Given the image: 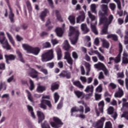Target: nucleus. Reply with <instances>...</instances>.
Returning <instances> with one entry per match:
<instances>
[{
  "instance_id": "nucleus-1",
  "label": "nucleus",
  "mask_w": 128,
  "mask_h": 128,
  "mask_svg": "<svg viewBox=\"0 0 128 128\" xmlns=\"http://www.w3.org/2000/svg\"><path fill=\"white\" fill-rule=\"evenodd\" d=\"M69 36H74L72 39L70 40V42L72 44H76L78 40V36H80V32L78 30L76 29L74 27L70 26Z\"/></svg>"
},
{
  "instance_id": "nucleus-2",
  "label": "nucleus",
  "mask_w": 128,
  "mask_h": 128,
  "mask_svg": "<svg viewBox=\"0 0 128 128\" xmlns=\"http://www.w3.org/2000/svg\"><path fill=\"white\" fill-rule=\"evenodd\" d=\"M46 98V100H50V96L49 95L43 96H42V100L40 104V108H42V110H46L47 108L46 106H48L50 108H52V105L50 101L45 100Z\"/></svg>"
},
{
  "instance_id": "nucleus-3",
  "label": "nucleus",
  "mask_w": 128,
  "mask_h": 128,
  "mask_svg": "<svg viewBox=\"0 0 128 128\" xmlns=\"http://www.w3.org/2000/svg\"><path fill=\"white\" fill-rule=\"evenodd\" d=\"M22 46L23 48L28 54H33L35 56H38L40 52V49L38 47L32 48L28 44H23Z\"/></svg>"
},
{
  "instance_id": "nucleus-4",
  "label": "nucleus",
  "mask_w": 128,
  "mask_h": 128,
  "mask_svg": "<svg viewBox=\"0 0 128 128\" xmlns=\"http://www.w3.org/2000/svg\"><path fill=\"white\" fill-rule=\"evenodd\" d=\"M41 60L43 62H50L54 58V50H50L48 52L44 53L41 56Z\"/></svg>"
},
{
  "instance_id": "nucleus-5",
  "label": "nucleus",
  "mask_w": 128,
  "mask_h": 128,
  "mask_svg": "<svg viewBox=\"0 0 128 128\" xmlns=\"http://www.w3.org/2000/svg\"><path fill=\"white\" fill-rule=\"evenodd\" d=\"M52 120L53 121L50 122V124L52 128H60L64 126V122L62 121V120L58 117L54 116L52 118Z\"/></svg>"
},
{
  "instance_id": "nucleus-6",
  "label": "nucleus",
  "mask_w": 128,
  "mask_h": 128,
  "mask_svg": "<svg viewBox=\"0 0 128 128\" xmlns=\"http://www.w3.org/2000/svg\"><path fill=\"white\" fill-rule=\"evenodd\" d=\"M106 121V118L104 117L101 118L97 122L93 124V126L95 128H104V124Z\"/></svg>"
},
{
  "instance_id": "nucleus-7",
  "label": "nucleus",
  "mask_w": 128,
  "mask_h": 128,
  "mask_svg": "<svg viewBox=\"0 0 128 128\" xmlns=\"http://www.w3.org/2000/svg\"><path fill=\"white\" fill-rule=\"evenodd\" d=\"M28 74L32 78H38V72L34 68H30L28 72Z\"/></svg>"
},
{
  "instance_id": "nucleus-8",
  "label": "nucleus",
  "mask_w": 128,
  "mask_h": 128,
  "mask_svg": "<svg viewBox=\"0 0 128 128\" xmlns=\"http://www.w3.org/2000/svg\"><path fill=\"white\" fill-rule=\"evenodd\" d=\"M64 60H66L68 64L70 66H72V64H74V60H72V58L70 53V52H64Z\"/></svg>"
},
{
  "instance_id": "nucleus-9",
  "label": "nucleus",
  "mask_w": 128,
  "mask_h": 128,
  "mask_svg": "<svg viewBox=\"0 0 128 128\" xmlns=\"http://www.w3.org/2000/svg\"><path fill=\"white\" fill-rule=\"evenodd\" d=\"M4 58L6 64H10V62H12V60H14L16 58V56L12 54H10L9 55L5 54Z\"/></svg>"
},
{
  "instance_id": "nucleus-10",
  "label": "nucleus",
  "mask_w": 128,
  "mask_h": 128,
  "mask_svg": "<svg viewBox=\"0 0 128 128\" xmlns=\"http://www.w3.org/2000/svg\"><path fill=\"white\" fill-rule=\"evenodd\" d=\"M58 76L60 78H67L68 80L70 78H72V75L70 74V72H68L66 70H62V72L59 74Z\"/></svg>"
},
{
  "instance_id": "nucleus-11",
  "label": "nucleus",
  "mask_w": 128,
  "mask_h": 128,
  "mask_svg": "<svg viewBox=\"0 0 128 128\" xmlns=\"http://www.w3.org/2000/svg\"><path fill=\"white\" fill-rule=\"evenodd\" d=\"M84 20H86V14L84 12H80V15L76 18V23L80 24L82 22H84Z\"/></svg>"
},
{
  "instance_id": "nucleus-12",
  "label": "nucleus",
  "mask_w": 128,
  "mask_h": 128,
  "mask_svg": "<svg viewBox=\"0 0 128 128\" xmlns=\"http://www.w3.org/2000/svg\"><path fill=\"white\" fill-rule=\"evenodd\" d=\"M37 116H38V124H40V122H42V121L44 120V118H46V116H44V114L41 111H37Z\"/></svg>"
},
{
  "instance_id": "nucleus-13",
  "label": "nucleus",
  "mask_w": 128,
  "mask_h": 128,
  "mask_svg": "<svg viewBox=\"0 0 128 128\" xmlns=\"http://www.w3.org/2000/svg\"><path fill=\"white\" fill-rule=\"evenodd\" d=\"M94 68L98 70H102L106 68L104 64L101 62H98V63L94 65Z\"/></svg>"
},
{
  "instance_id": "nucleus-14",
  "label": "nucleus",
  "mask_w": 128,
  "mask_h": 128,
  "mask_svg": "<svg viewBox=\"0 0 128 128\" xmlns=\"http://www.w3.org/2000/svg\"><path fill=\"white\" fill-rule=\"evenodd\" d=\"M10 12L8 14V18L9 20H10V22L12 24L14 23V12H12V8H10L9 9Z\"/></svg>"
},
{
  "instance_id": "nucleus-15",
  "label": "nucleus",
  "mask_w": 128,
  "mask_h": 128,
  "mask_svg": "<svg viewBox=\"0 0 128 128\" xmlns=\"http://www.w3.org/2000/svg\"><path fill=\"white\" fill-rule=\"evenodd\" d=\"M86 92H91L88 94V96H92V92H94V86L92 85L88 86H86L84 90Z\"/></svg>"
},
{
  "instance_id": "nucleus-16",
  "label": "nucleus",
  "mask_w": 128,
  "mask_h": 128,
  "mask_svg": "<svg viewBox=\"0 0 128 128\" xmlns=\"http://www.w3.org/2000/svg\"><path fill=\"white\" fill-rule=\"evenodd\" d=\"M48 10L45 8L44 11H42L40 14V18L42 20V22H44V18L48 14Z\"/></svg>"
},
{
  "instance_id": "nucleus-17",
  "label": "nucleus",
  "mask_w": 128,
  "mask_h": 128,
  "mask_svg": "<svg viewBox=\"0 0 128 128\" xmlns=\"http://www.w3.org/2000/svg\"><path fill=\"white\" fill-rule=\"evenodd\" d=\"M88 16L89 18L91 19L92 20L90 24H98V22L96 20V16L92 15L90 12H88Z\"/></svg>"
},
{
  "instance_id": "nucleus-18",
  "label": "nucleus",
  "mask_w": 128,
  "mask_h": 128,
  "mask_svg": "<svg viewBox=\"0 0 128 128\" xmlns=\"http://www.w3.org/2000/svg\"><path fill=\"white\" fill-rule=\"evenodd\" d=\"M102 16L100 20V24H108V18L104 16V14H101Z\"/></svg>"
},
{
  "instance_id": "nucleus-19",
  "label": "nucleus",
  "mask_w": 128,
  "mask_h": 128,
  "mask_svg": "<svg viewBox=\"0 0 128 128\" xmlns=\"http://www.w3.org/2000/svg\"><path fill=\"white\" fill-rule=\"evenodd\" d=\"M36 68L38 70H40V72H43L44 74H46H46H48V70L44 68V67H42V66L36 65Z\"/></svg>"
},
{
  "instance_id": "nucleus-20",
  "label": "nucleus",
  "mask_w": 128,
  "mask_h": 128,
  "mask_svg": "<svg viewBox=\"0 0 128 128\" xmlns=\"http://www.w3.org/2000/svg\"><path fill=\"white\" fill-rule=\"evenodd\" d=\"M98 110L102 114H104V100L100 101L98 104Z\"/></svg>"
},
{
  "instance_id": "nucleus-21",
  "label": "nucleus",
  "mask_w": 128,
  "mask_h": 128,
  "mask_svg": "<svg viewBox=\"0 0 128 128\" xmlns=\"http://www.w3.org/2000/svg\"><path fill=\"white\" fill-rule=\"evenodd\" d=\"M101 42H102L103 48H110V42H108L106 40L102 38Z\"/></svg>"
},
{
  "instance_id": "nucleus-22",
  "label": "nucleus",
  "mask_w": 128,
  "mask_h": 128,
  "mask_svg": "<svg viewBox=\"0 0 128 128\" xmlns=\"http://www.w3.org/2000/svg\"><path fill=\"white\" fill-rule=\"evenodd\" d=\"M56 52L57 54L58 60H60L62 58V49L60 48H58L56 49Z\"/></svg>"
},
{
  "instance_id": "nucleus-23",
  "label": "nucleus",
  "mask_w": 128,
  "mask_h": 128,
  "mask_svg": "<svg viewBox=\"0 0 128 128\" xmlns=\"http://www.w3.org/2000/svg\"><path fill=\"white\" fill-rule=\"evenodd\" d=\"M108 26L107 24H104L103 26V28L101 32V34H108Z\"/></svg>"
},
{
  "instance_id": "nucleus-24",
  "label": "nucleus",
  "mask_w": 128,
  "mask_h": 128,
  "mask_svg": "<svg viewBox=\"0 0 128 128\" xmlns=\"http://www.w3.org/2000/svg\"><path fill=\"white\" fill-rule=\"evenodd\" d=\"M81 30L84 34H88L90 32V29L88 28V26L86 24H81Z\"/></svg>"
},
{
  "instance_id": "nucleus-25",
  "label": "nucleus",
  "mask_w": 128,
  "mask_h": 128,
  "mask_svg": "<svg viewBox=\"0 0 128 128\" xmlns=\"http://www.w3.org/2000/svg\"><path fill=\"white\" fill-rule=\"evenodd\" d=\"M3 44V48H6L7 50H12V46L10 44H8V40H6L4 42L3 44Z\"/></svg>"
},
{
  "instance_id": "nucleus-26",
  "label": "nucleus",
  "mask_w": 128,
  "mask_h": 128,
  "mask_svg": "<svg viewBox=\"0 0 128 128\" xmlns=\"http://www.w3.org/2000/svg\"><path fill=\"white\" fill-rule=\"evenodd\" d=\"M55 32L58 36H62V34H64V30H62V28H57L56 29Z\"/></svg>"
},
{
  "instance_id": "nucleus-27",
  "label": "nucleus",
  "mask_w": 128,
  "mask_h": 128,
  "mask_svg": "<svg viewBox=\"0 0 128 128\" xmlns=\"http://www.w3.org/2000/svg\"><path fill=\"white\" fill-rule=\"evenodd\" d=\"M124 96V91L120 88H118V91L114 94L115 98H122Z\"/></svg>"
},
{
  "instance_id": "nucleus-28",
  "label": "nucleus",
  "mask_w": 128,
  "mask_h": 128,
  "mask_svg": "<svg viewBox=\"0 0 128 128\" xmlns=\"http://www.w3.org/2000/svg\"><path fill=\"white\" fill-rule=\"evenodd\" d=\"M74 92L78 98H84V92L77 90L74 91Z\"/></svg>"
},
{
  "instance_id": "nucleus-29",
  "label": "nucleus",
  "mask_w": 128,
  "mask_h": 128,
  "mask_svg": "<svg viewBox=\"0 0 128 128\" xmlns=\"http://www.w3.org/2000/svg\"><path fill=\"white\" fill-rule=\"evenodd\" d=\"M107 38H112L114 42H118V37L114 34H110L107 36Z\"/></svg>"
},
{
  "instance_id": "nucleus-30",
  "label": "nucleus",
  "mask_w": 128,
  "mask_h": 128,
  "mask_svg": "<svg viewBox=\"0 0 128 128\" xmlns=\"http://www.w3.org/2000/svg\"><path fill=\"white\" fill-rule=\"evenodd\" d=\"M68 20L71 24L72 26L76 24V16L70 15L68 16Z\"/></svg>"
},
{
  "instance_id": "nucleus-31",
  "label": "nucleus",
  "mask_w": 128,
  "mask_h": 128,
  "mask_svg": "<svg viewBox=\"0 0 128 128\" xmlns=\"http://www.w3.org/2000/svg\"><path fill=\"white\" fill-rule=\"evenodd\" d=\"M90 25L92 31L94 34L98 36V29H96V24H90Z\"/></svg>"
},
{
  "instance_id": "nucleus-32",
  "label": "nucleus",
  "mask_w": 128,
  "mask_h": 128,
  "mask_svg": "<svg viewBox=\"0 0 128 128\" xmlns=\"http://www.w3.org/2000/svg\"><path fill=\"white\" fill-rule=\"evenodd\" d=\"M50 24H52V22H50V20L48 19L45 24V26L48 28L46 30H52L54 28L53 26H48L50 25Z\"/></svg>"
},
{
  "instance_id": "nucleus-33",
  "label": "nucleus",
  "mask_w": 128,
  "mask_h": 128,
  "mask_svg": "<svg viewBox=\"0 0 128 128\" xmlns=\"http://www.w3.org/2000/svg\"><path fill=\"white\" fill-rule=\"evenodd\" d=\"M6 40V36H4V32H0V44H4V42Z\"/></svg>"
},
{
  "instance_id": "nucleus-34",
  "label": "nucleus",
  "mask_w": 128,
  "mask_h": 128,
  "mask_svg": "<svg viewBox=\"0 0 128 128\" xmlns=\"http://www.w3.org/2000/svg\"><path fill=\"white\" fill-rule=\"evenodd\" d=\"M56 16L57 20H59V22H63L62 18V16L60 15V11L58 10H56Z\"/></svg>"
},
{
  "instance_id": "nucleus-35",
  "label": "nucleus",
  "mask_w": 128,
  "mask_h": 128,
  "mask_svg": "<svg viewBox=\"0 0 128 128\" xmlns=\"http://www.w3.org/2000/svg\"><path fill=\"white\" fill-rule=\"evenodd\" d=\"M64 48L65 50H69L70 48V44L68 43V40H66L64 42Z\"/></svg>"
},
{
  "instance_id": "nucleus-36",
  "label": "nucleus",
  "mask_w": 128,
  "mask_h": 128,
  "mask_svg": "<svg viewBox=\"0 0 128 128\" xmlns=\"http://www.w3.org/2000/svg\"><path fill=\"white\" fill-rule=\"evenodd\" d=\"M6 34L8 36V37L9 39L10 42H11L13 46H16V44L14 43V39L12 38V36L10 34V33L8 32H6Z\"/></svg>"
},
{
  "instance_id": "nucleus-37",
  "label": "nucleus",
  "mask_w": 128,
  "mask_h": 128,
  "mask_svg": "<svg viewBox=\"0 0 128 128\" xmlns=\"http://www.w3.org/2000/svg\"><path fill=\"white\" fill-rule=\"evenodd\" d=\"M73 84L74 86H77V88H84V86L80 84V81H75L73 82Z\"/></svg>"
},
{
  "instance_id": "nucleus-38",
  "label": "nucleus",
  "mask_w": 128,
  "mask_h": 128,
  "mask_svg": "<svg viewBox=\"0 0 128 128\" xmlns=\"http://www.w3.org/2000/svg\"><path fill=\"white\" fill-rule=\"evenodd\" d=\"M122 101L124 102L122 104V108H127L128 110V102H126V99L123 98Z\"/></svg>"
},
{
  "instance_id": "nucleus-39",
  "label": "nucleus",
  "mask_w": 128,
  "mask_h": 128,
  "mask_svg": "<svg viewBox=\"0 0 128 128\" xmlns=\"http://www.w3.org/2000/svg\"><path fill=\"white\" fill-rule=\"evenodd\" d=\"M101 8L102 12H104V14H108V5L102 4Z\"/></svg>"
},
{
  "instance_id": "nucleus-40",
  "label": "nucleus",
  "mask_w": 128,
  "mask_h": 128,
  "mask_svg": "<svg viewBox=\"0 0 128 128\" xmlns=\"http://www.w3.org/2000/svg\"><path fill=\"white\" fill-rule=\"evenodd\" d=\"M58 88H60V84H52L51 86V90L52 92H54V90H58Z\"/></svg>"
},
{
  "instance_id": "nucleus-41",
  "label": "nucleus",
  "mask_w": 128,
  "mask_h": 128,
  "mask_svg": "<svg viewBox=\"0 0 128 128\" xmlns=\"http://www.w3.org/2000/svg\"><path fill=\"white\" fill-rule=\"evenodd\" d=\"M121 58H122V54H118L114 58V62L116 64H118V62H120Z\"/></svg>"
},
{
  "instance_id": "nucleus-42",
  "label": "nucleus",
  "mask_w": 128,
  "mask_h": 128,
  "mask_svg": "<svg viewBox=\"0 0 128 128\" xmlns=\"http://www.w3.org/2000/svg\"><path fill=\"white\" fill-rule=\"evenodd\" d=\"M26 6H27V8L29 12H32V4L29 0L26 2Z\"/></svg>"
},
{
  "instance_id": "nucleus-43",
  "label": "nucleus",
  "mask_w": 128,
  "mask_h": 128,
  "mask_svg": "<svg viewBox=\"0 0 128 128\" xmlns=\"http://www.w3.org/2000/svg\"><path fill=\"white\" fill-rule=\"evenodd\" d=\"M46 90V87L44 86H38L37 88V92H44Z\"/></svg>"
},
{
  "instance_id": "nucleus-44",
  "label": "nucleus",
  "mask_w": 128,
  "mask_h": 128,
  "mask_svg": "<svg viewBox=\"0 0 128 128\" xmlns=\"http://www.w3.org/2000/svg\"><path fill=\"white\" fill-rule=\"evenodd\" d=\"M41 126L42 128H50V124H48L46 121H44L43 123H42L41 124Z\"/></svg>"
},
{
  "instance_id": "nucleus-45",
  "label": "nucleus",
  "mask_w": 128,
  "mask_h": 128,
  "mask_svg": "<svg viewBox=\"0 0 128 128\" xmlns=\"http://www.w3.org/2000/svg\"><path fill=\"white\" fill-rule=\"evenodd\" d=\"M54 100L55 104H56L60 100V95H58V94L57 92L54 94Z\"/></svg>"
},
{
  "instance_id": "nucleus-46",
  "label": "nucleus",
  "mask_w": 128,
  "mask_h": 128,
  "mask_svg": "<svg viewBox=\"0 0 128 128\" xmlns=\"http://www.w3.org/2000/svg\"><path fill=\"white\" fill-rule=\"evenodd\" d=\"M17 54L18 56V58L20 60V61L22 62H24V58H22V52L20 51H18Z\"/></svg>"
},
{
  "instance_id": "nucleus-47",
  "label": "nucleus",
  "mask_w": 128,
  "mask_h": 128,
  "mask_svg": "<svg viewBox=\"0 0 128 128\" xmlns=\"http://www.w3.org/2000/svg\"><path fill=\"white\" fill-rule=\"evenodd\" d=\"M26 92L28 94V100H29L30 102H32L33 100H32V93H30V92L28 90H26Z\"/></svg>"
},
{
  "instance_id": "nucleus-48",
  "label": "nucleus",
  "mask_w": 128,
  "mask_h": 128,
  "mask_svg": "<svg viewBox=\"0 0 128 128\" xmlns=\"http://www.w3.org/2000/svg\"><path fill=\"white\" fill-rule=\"evenodd\" d=\"M104 128H112V124L110 121L106 122L105 124Z\"/></svg>"
},
{
  "instance_id": "nucleus-49",
  "label": "nucleus",
  "mask_w": 128,
  "mask_h": 128,
  "mask_svg": "<svg viewBox=\"0 0 128 128\" xmlns=\"http://www.w3.org/2000/svg\"><path fill=\"white\" fill-rule=\"evenodd\" d=\"M84 66L86 68L87 72H90V64L88 62H86Z\"/></svg>"
},
{
  "instance_id": "nucleus-50",
  "label": "nucleus",
  "mask_w": 128,
  "mask_h": 128,
  "mask_svg": "<svg viewBox=\"0 0 128 128\" xmlns=\"http://www.w3.org/2000/svg\"><path fill=\"white\" fill-rule=\"evenodd\" d=\"M114 20V16L112 15H110L108 17V24H106L108 26H110L112 22V20Z\"/></svg>"
},
{
  "instance_id": "nucleus-51",
  "label": "nucleus",
  "mask_w": 128,
  "mask_h": 128,
  "mask_svg": "<svg viewBox=\"0 0 128 128\" xmlns=\"http://www.w3.org/2000/svg\"><path fill=\"white\" fill-rule=\"evenodd\" d=\"M62 106H64V101L60 100L57 106V110H60Z\"/></svg>"
},
{
  "instance_id": "nucleus-52",
  "label": "nucleus",
  "mask_w": 128,
  "mask_h": 128,
  "mask_svg": "<svg viewBox=\"0 0 128 128\" xmlns=\"http://www.w3.org/2000/svg\"><path fill=\"white\" fill-rule=\"evenodd\" d=\"M30 87L29 88L30 90H34V81L30 80Z\"/></svg>"
},
{
  "instance_id": "nucleus-53",
  "label": "nucleus",
  "mask_w": 128,
  "mask_h": 128,
  "mask_svg": "<svg viewBox=\"0 0 128 128\" xmlns=\"http://www.w3.org/2000/svg\"><path fill=\"white\" fill-rule=\"evenodd\" d=\"M50 46H52V45L49 42H46L43 44V48H50Z\"/></svg>"
},
{
  "instance_id": "nucleus-54",
  "label": "nucleus",
  "mask_w": 128,
  "mask_h": 128,
  "mask_svg": "<svg viewBox=\"0 0 128 128\" xmlns=\"http://www.w3.org/2000/svg\"><path fill=\"white\" fill-rule=\"evenodd\" d=\"M78 108L74 106L71 108L70 112H71V116H74V112H78Z\"/></svg>"
},
{
  "instance_id": "nucleus-55",
  "label": "nucleus",
  "mask_w": 128,
  "mask_h": 128,
  "mask_svg": "<svg viewBox=\"0 0 128 128\" xmlns=\"http://www.w3.org/2000/svg\"><path fill=\"white\" fill-rule=\"evenodd\" d=\"M121 118H125L127 120H128V112H124L122 114Z\"/></svg>"
},
{
  "instance_id": "nucleus-56",
  "label": "nucleus",
  "mask_w": 128,
  "mask_h": 128,
  "mask_svg": "<svg viewBox=\"0 0 128 128\" xmlns=\"http://www.w3.org/2000/svg\"><path fill=\"white\" fill-rule=\"evenodd\" d=\"M20 28H22V30H26L28 28V24L26 23H23L22 24L20 25Z\"/></svg>"
},
{
  "instance_id": "nucleus-57",
  "label": "nucleus",
  "mask_w": 128,
  "mask_h": 128,
  "mask_svg": "<svg viewBox=\"0 0 128 128\" xmlns=\"http://www.w3.org/2000/svg\"><path fill=\"white\" fill-rule=\"evenodd\" d=\"M46 66H48L49 68H53L54 66V62H48L46 64Z\"/></svg>"
},
{
  "instance_id": "nucleus-58",
  "label": "nucleus",
  "mask_w": 128,
  "mask_h": 128,
  "mask_svg": "<svg viewBox=\"0 0 128 128\" xmlns=\"http://www.w3.org/2000/svg\"><path fill=\"white\" fill-rule=\"evenodd\" d=\"M122 63L124 64H128V58H122Z\"/></svg>"
},
{
  "instance_id": "nucleus-59",
  "label": "nucleus",
  "mask_w": 128,
  "mask_h": 128,
  "mask_svg": "<svg viewBox=\"0 0 128 128\" xmlns=\"http://www.w3.org/2000/svg\"><path fill=\"white\" fill-rule=\"evenodd\" d=\"M6 70V64L4 63H0V70Z\"/></svg>"
},
{
  "instance_id": "nucleus-60",
  "label": "nucleus",
  "mask_w": 128,
  "mask_h": 128,
  "mask_svg": "<svg viewBox=\"0 0 128 128\" xmlns=\"http://www.w3.org/2000/svg\"><path fill=\"white\" fill-rule=\"evenodd\" d=\"M108 114H114V108L110 106L108 108Z\"/></svg>"
},
{
  "instance_id": "nucleus-61",
  "label": "nucleus",
  "mask_w": 128,
  "mask_h": 128,
  "mask_svg": "<svg viewBox=\"0 0 128 128\" xmlns=\"http://www.w3.org/2000/svg\"><path fill=\"white\" fill-rule=\"evenodd\" d=\"M98 58L99 59V60L101 62H104V56L102 55L101 54H98Z\"/></svg>"
},
{
  "instance_id": "nucleus-62",
  "label": "nucleus",
  "mask_w": 128,
  "mask_h": 128,
  "mask_svg": "<svg viewBox=\"0 0 128 128\" xmlns=\"http://www.w3.org/2000/svg\"><path fill=\"white\" fill-rule=\"evenodd\" d=\"M124 44H128V33H127L124 38Z\"/></svg>"
},
{
  "instance_id": "nucleus-63",
  "label": "nucleus",
  "mask_w": 128,
  "mask_h": 128,
  "mask_svg": "<svg viewBox=\"0 0 128 128\" xmlns=\"http://www.w3.org/2000/svg\"><path fill=\"white\" fill-rule=\"evenodd\" d=\"M77 110L78 112H82V114H83L84 112V108L82 106H79V108H77Z\"/></svg>"
},
{
  "instance_id": "nucleus-64",
  "label": "nucleus",
  "mask_w": 128,
  "mask_h": 128,
  "mask_svg": "<svg viewBox=\"0 0 128 128\" xmlns=\"http://www.w3.org/2000/svg\"><path fill=\"white\" fill-rule=\"evenodd\" d=\"M116 4L114 3L110 4V7L112 10H116Z\"/></svg>"
}]
</instances>
